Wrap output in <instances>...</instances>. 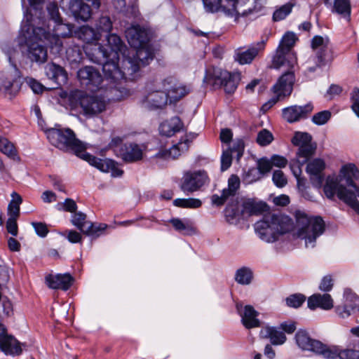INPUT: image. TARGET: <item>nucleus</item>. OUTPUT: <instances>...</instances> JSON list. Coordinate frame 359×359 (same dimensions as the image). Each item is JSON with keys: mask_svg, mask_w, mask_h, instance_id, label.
I'll return each instance as SVG.
<instances>
[{"mask_svg": "<svg viewBox=\"0 0 359 359\" xmlns=\"http://www.w3.org/2000/svg\"><path fill=\"white\" fill-rule=\"evenodd\" d=\"M65 27L66 25L57 23L54 27V33L50 34L49 28L34 26L27 19L21 28L20 46L23 56L32 62L41 65L48 60L47 45L56 53H60L62 48L60 37H65L70 32H60Z\"/></svg>", "mask_w": 359, "mask_h": 359, "instance_id": "obj_1", "label": "nucleus"}, {"mask_svg": "<svg viewBox=\"0 0 359 359\" xmlns=\"http://www.w3.org/2000/svg\"><path fill=\"white\" fill-rule=\"evenodd\" d=\"M107 45L110 51L100 44L90 53L86 50V54L93 62L101 65L104 77L111 82L116 83L126 79V72H123L119 66V55H121L125 60L130 49L124 45L119 36L116 34H109L107 36Z\"/></svg>", "mask_w": 359, "mask_h": 359, "instance_id": "obj_2", "label": "nucleus"}, {"mask_svg": "<svg viewBox=\"0 0 359 359\" xmlns=\"http://www.w3.org/2000/svg\"><path fill=\"white\" fill-rule=\"evenodd\" d=\"M359 178V170L354 164L343 165L338 176H328L324 185L325 196L332 199L337 196L339 199L351 206L353 209L358 208L359 202L356 194L352 189L356 190L355 180Z\"/></svg>", "mask_w": 359, "mask_h": 359, "instance_id": "obj_3", "label": "nucleus"}, {"mask_svg": "<svg viewBox=\"0 0 359 359\" xmlns=\"http://www.w3.org/2000/svg\"><path fill=\"white\" fill-rule=\"evenodd\" d=\"M72 109L87 118L97 116L106 109L107 102L102 96L88 95L81 90L72 91L68 97Z\"/></svg>", "mask_w": 359, "mask_h": 359, "instance_id": "obj_4", "label": "nucleus"}, {"mask_svg": "<svg viewBox=\"0 0 359 359\" xmlns=\"http://www.w3.org/2000/svg\"><path fill=\"white\" fill-rule=\"evenodd\" d=\"M46 134L50 143L60 150L72 151L81 158L83 154H88L85 144L78 140L69 128L55 126L46 130Z\"/></svg>", "mask_w": 359, "mask_h": 359, "instance_id": "obj_5", "label": "nucleus"}, {"mask_svg": "<svg viewBox=\"0 0 359 359\" xmlns=\"http://www.w3.org/2000/svg\"><path fill=\"white\" fill-rule=\"evenodd\" d=\"M297 223V236L304 241L306 248H313L316 239L325 231V223L320 217H309L306 213L297 211L295 213Z\"/></svg>", "mask_w": 359, "mask_h": 359, "instance_id": "obj_6", "label": "nucleus"}, {"mask_svg": "<svg viewBox=\"0 0 359 359\" xmlns=\"http://www.w3.org/2000/svg\"><path fill=\"white\" fill-rule=\"evenodd\" d=\"M239 75L232 74L218 67L208 68L205 72L203 81L208 85L217 88L223 86L226 93L231 94L238 87Z\"/></svg>", "mask_w": 359, "mask_h": 359, "instance_id": "obj_7", "label": "nucleus"}, {"mask_svg": "<svg viewBox=\"0 0 359 359\" xmlns=\"http://www.w3.org/2000/svg\"><path fill=\"white\" fill-rule=\"evenodd\" d=\"M154 53L149 43L140 48H130L125 60L122 61L123 68L132 75L140 68L148 65L153 60Z\"/></svg>", "mask_w": 359, "mask_h": 359, "instance_id": "obj_8", "label": "nucleus"}, {"mask_svg": "<svg viewBox=\"0 0 359 359\" xmlns=\"http://www.w3.org/2000/svg\"><path fill=\"white\" fill-rule=\"evenodd\" d=\"M294 339L298 347L303 351H311L323 358H332L335 355L334 351L330 350L329 346L321 341L312 339L305 330H299L295 334Z\"/></svg>", "mask_w": 359, "mask_h": 359, "instance_id": "obj_9", "label": "nucleus"}, {"mask_svg": "<svg viewBox=\"0 0 359 359\" xmlns=\"http://www.w3.org/2000/svg\"><path fill=\"white\" fill-rule=\"evenodd\" d=\"M204 10L208 13H223L229 17H234L237 20L240 15H248L250 11H241L237 8L238 0H202Z\"/></svg>", "mask_w": 359, "mask_h": 359, "instance_id": "obj_10", "label": "nucleus"}, {"mask_svg": "<svg viewBox=\"0 0 359 359\" xmlns=\"http://www.w3.org/2000/svg\"><path fill=\"white\" fill-rule=\"evenodd\" d=\"M292 69H288L278 79L272 88L276 97L272 98L267 103H265L262 107L264 109L270 108L276 104L278 100L289 96L292 93L295 80L294 71Z\"/></svg>", "mask_w": 359, "mask_h": 359, "instance_id": "obj_11", "label": "nucleus"}, {"mask_svg": "<svg viewBox=\"0 0 359 359\" xmlns=\"http://www.w3.org/2000/svg\"><path fill=\"white\" fill-rule=\"evenodd\" d=\"M162 89L167 92L170 103H176L192 91L191 84L184 83L172 76L161 81Z\"/></svg>", "mask_w": 359, "mask_h": 359, "instance_id": "obj_12", "label": "nucleus"}, {"mask_svg": "<svg viewBox=\"0 0 359 359\" xmlns=\"http://www.w3.org/2000/svg\"><path fill=\"white\" fill-rule=\"evenodd\" d=\"M147 95L144 96L142 103L143 106L149 109H158L163 108L168 102V96L167 92L160 86L155 87L152 84L146 86Z\"/></svg>", "mask_w": 359, "mask_h": 359, "instance_id": "obj_13", "label": "nucleus"}, {"mask_svg": "<svg viewBox=\"0 0 359 359\" xmlns=\"http://www.w3.org/2000/svg\"><path fill=\"white\" fill-rule=\"evenodd\" d=\"M208 180L204 170L187 171L181 180L180 189L184 193H193L203 187Z\"/></svg>", "mask_w": 359, "mask_h": 359, "instance_id": "obj_14", "label": "nucleus"}, {"mask_svg": "<svg viewBox=\"0 0 359 359\" xmlns=\"http://www.w3.org/2000/svg\"><path fill=\"white\" fill-rule=\"evenodd\" d=\"M20 82V72L16 65H12L0 75V90H4L8 95L15 94L19 90Z\"/></svg>", "mask_w": 359, "mask_h": 359, "instance_id": "obj_15", "label": "nucleus"}, {"mask_svg": "<svg viewBox=\"0 0 359 359\" xmlns=\"http://www.w3.org/2000/svg\"><path fill=\"white\" fill-rule=\"evenodd\" d=\"M82 159L102 172H111V175L114 177H121L123 174V170L121 169L118 163L112 159H101L90 154H83Z\"/></svg>", "mask_w": 359, "mask_h": 359, "instance_id": "obj_16", "label": "nucleus"}, {"mask_svg": "<svg viewBox=\"0 0 359 359\" xmlns=\"http://www.w3.org/2000/svg\"><path fill=\"white\" fill-rule=\"evenodd\" d=\"M196 137L194 133L186 134L178 143L172 145L169 149L160 150L155 156L163 159H176L182 154L185 153L189 147L191 142Z\"/></svg>", "mask_w": 359, "mask_h": 359, "instance_id": "obj_17", "label": "nucleus"}, {"mask_svg": "<svg viewBox=\"0 0 359 359\" xmlns=\"http://www.w3.org/2000/svg\"><path fill=\"white\" fill-rule=\"evenodd\" d=\"M0 351L7 355H19L22 353L20 343L8 333L6 327L0 323Z\"/></svg>", "mask_w": 359, "mask_h": 359, "instance_id": "obj_18", "label": "nucleus"}, {"mask_svg": "<svg viewBox=\"0 0 359 359\" xmlns=\"http://www.w3.org/2000/svg\"><path fill=\"white\" fill-rule=\"evenodd\" d=\"M266 40H262L252 44L247 50L240 47L235 50L233 59L240 65L250 64L259 52L264 50L266 46Z\"/></svg>", "mask_w": 359, "mask_h": 359, "instance_id": "obj_19", "label": "nucleus"}, {"mask_svg": "<svg viewBox=\"0 0 359 359\" xmlns=\"http://www.w3.org/2000/svg\"><path fill=\"white\" fill-rule=\"evenodd\" d=\"M126 37L131 48H140L149 43V32L138 25H132L126 29Z\"/></svg>", "mask_w": 359, "mask_h": 359, "instance_id": "obj_20", "label": "nucleus"}, {"mask_svg": "<svg viewBox=\"0 0 359 359\" xmlns=\"http://www.w3.org/2000/svg\"><path fill=\"white\" fill-rule=\"evenodd\" d=\"M77 76L80 81L92 91L97 88L102 82L101 74L93 67L86 66L80 69L77 72Z\"/></svg>", "mask_w": 359, "mask_h": 359, "instance_id": "obj_21", "label": "nucleus"}, {"mask_svg": "<svg viewBox=\"0 0 359 359\" xmlns=\"http://www.w3.org/2000/svg\"><path fill=\"white\" fill-rule=\"evenodd\" d=\"M144 146L135 142L123 144L119 150V155L126 163H135L143 158Z\"/></svg>", "mask_w": 359, "mask_h": 359, "instance_id": "obj_22", "label": "nucleus"}, {"mask_svg": "<svg viewBox=\"0 0 359 359\" xmlns=\"http://www.w3.org/2000/svg\"><path fill=\"white\" fill-rule=\"evenodd\" d=\"M255 229L259 238L266 243H273L278 238V234L271 223L268 215L255 223Z\"/></svg>", "mask_w": 359, "mask_h": 359, "instance_id": "obj_23", "label": "nucleus"}, {"mask_svg": "<svg viewBox=\"0 0 359 359\" xmlns=\"http://www.w3.org/2000/svg\"><path fill=\"white\" fill-rule=\"evenodd\" d=\"M313 109V107L310 103L304 106L288 107L283 109V117L289 123L297 122L306 118Z\"/></svg>", "mask_w": 359, "mask_h": 359, "instance_id": "obj_24", "label": "nucleus"}, {"mask_svg": "<svg viewBox=\"0 0 359 359\" xmlns=\"http://www.w3.org/2000/svg\"><path fill=\"white\" fill-rule=\"evenodd\" d=\"M236 310L241 317V322L247 329L258 327L260 326V322L257 319L258 312L250 305H246L243 308L241 303L236 305Z\"/></svg>", "mask_w": 359, "mask_h": 359, "instance_id": "obj_25", "label": "nucleus"}, {"mask_svg": "<svg viewBox=\"0 0 359 359\" xmlns=\"http://www.w3.org/2000/svg\"><path fill=\"white\" fill-rule=\"evenodd\" d=\"M325 167V162L320 158H315L307 164L306 172L310 175L311 184L316 188H320L323 183L324 176L322 172Z\"/></svg>", "mask_w": 359, "mask_h": 359, "instance_id": "obj_26", "label": "nucleus"}, {"mask_svg": "<svg viewBox=\"0 0 359 359\" xmlns=\"http://www.w3.org/2000/svg\"><path fill=\"white\" fill-rule=\"evenodd\" d=\"M297 64V58L293 52L285 51L278 47L272 60L271 67L274 69H279L285 66L287 69H293Z\"/></svg>", "mask_w": 359, "mask_h": 359, "instance_id": "obj_27", "label": "nucleus"}, {"mask_svg": "<svg viewBox=\"0 0 359 359\" xmlns=\"http://www.w3.org/2000/svg\"><path fill=\"white\" fill-rule=\"evenodd\" d=\"M268 216L278 235L285 233L293 227L292 219L287 215L269 214Z\"/></svg>", "mask_w": 359, "mask_h": 359, "instance_id": "obj_28", "label": "nucleus"}, {"mask_svg": "<svg viewBox=\"0 0 359 359\" xmlns=\"http://www.w3.org/2000/svg\"><path fill=\"white\" fill-rule=\"evenodd\" d=\"M69 9L76 20L87 21L91 16L90 6L82 0H70Z\"/></svg>", "mask_w": 359, "mask_h": 359, "instance_id": "obj_29", "label": "nucleus"}, {"mask_svg": "<svg viewBox=\"0 0 359 359\" xmlns=\"http://www.w3.org/2000/svg\"><path fill=\"white\" fill-rule=\"evenodd\" d=\"M45 72L47 77L52 80L56 85L54 88H57L67 80V75L65 70L60 65L53 62L48 63L45 67Z\"/></svg>", "mask_w": 359, "mask_h": 359, "instance_id": "obj_30", "label": "nucleus"}, {"mask_svg": "<svg viewBox=\"0 0 359 359\" xmlns=\"http://www.w3.org/2000/svg\"><path fill=\"white\" fill-rule=\"evenodd\" d=\"M46 281L50 288L67 290L73 283V278L68 273L49 275L46 278Z\"/></svg>", "mask_w": 359, "mask_h": 359, "instance_id": "obj_31", "label": "nucleus"}, {"mask_svg": "<svg viewBox=\"0 0 359 359\" xmlns=\"http://www.w3.org/2000/svg\"><path fill=\"white\" fill-rule=\"evenodd\" d=\"M333 306V299L329 294H314L308 299V307L312 310L317 307L324 310H330Z\"/></svg>", "mask_w": 359, "mask_h": 359, "instance_id": "obj_32", "label": "nucleus"}, {"mask_svg": "<svg viewBox=\"0 0 359 359\" xmlns=\"http://www.w3.org/2000/svg\"><path fill=\"white\" fill-rule=\"evenodd\" d=\"M183 128V123L178 116H174L161 123L159 132L161 135L171 137L180 131Z\"/></svg>", "mask_w": 359, "mask_h": 359, "instance_id": "obj_33", "label": "nucleus"}, {"mask_svg": "<svg viewBox=\"0 0 359 359\" xmlns=\"http://www.w3.org/2000/svg\"><path fill=\"white\" fill-rule=\"evenodd\" d=\"M226 221L229 224H236L241 219L243 218L242 210H239V198H231L226 208L224 210Z\"/></svg>", "mask_w": 359, "mask_h": 359, "instance_id": "obj_34", "label": "nucleus"}, {"mask_svg": "<svg viewBox=\"0 0 359 359\" xmlns=\"http://www.w3.org/2000/svg\"><path fill=\"white\" fill-rule=\"evenodd\" d=\"M260 334L262 337L269 339L273 345H282L287 339L284 332L276 327L266 326L261 330Z\"/></svg>", "mask_w": 359, "mask_h": 359, "instance_id": "obj_35", "label": "nucleus"}, {"mask_svg": "<svg viewBox=\"0 0 359 359\" xmlns=\"http://www.w3.org/2000/svg\"><path fill=\"white\" fill-rule=\"evenodd\" d=\"M242 213L243 217L245 215H257L263 212L266 208V204L262 202H257L253 199H246L242 203Z\"/></svg>", "mask_w": 359, "mask_h": 359, "instance_id": "obj_36", "label": "nucleus"}, {"mask_svg": "<svg viewBox=\"0 0 359 359\" xmlns=\"http://www.w3.org/2000/svg\"><path fill=\"white\" fill-rule=\"evenodd\" d=\"M78 37L86 43H95V48L97 46V42L100 39V33L97 32L95 29L88 25L81 27L77 32Z\"/></svg>", "mask_w": 359, "mask_h": 359, "instance_id": "obj_37", "label": "nucleus"}, {"mask_svg": "<svg viewBox=\"0 0 359 359\" xmlns=\"http://www.w3.org/2000/svg\"><path fill=\"white\" fill-rule=\"evenodd\" d=\"M72 224L82 233H91L90 229L93 227V222L86 220V215L78 212L72 215Z\"/></svg>", "mask_w": 359, "mask_h": 359, "instance_id": "obj_38", "label": "nucleus"}, {"mask_svg": "<svg viewBox=\"0 0 359 359\" xmlns=\"http://www.w3.org/2000/svg\"><path fill=\"white\" fill-rule=\"evenodd\" d=\"M66 58L72 67L74 66L76 67L83 59V53L81 47L76 45L70 46L66 50Z\"/></svg>", "mask_w": 359, "mask_h": 359, "instance_id": "obj_39", "label": "nucleus"}, {"mask_svg": "<svg viewBox=\"0 0 359 359\" xmlns=\"http://www.w3.org/2000/svg\"><path fill=\"white\" fill-rule=\"evenodd\" d=\"M316 150L315 143L299 147L297 152V158L302 164H305L314 155Z\"/></svg>", "mask_w": 359, "mask_h": 359, "instance_id": "obj_40", "label": "nucleus"}, {"mask_svg": "<svg viewBox=\"0 0 359 359\" xmlns=\"http://www.w3.org/2000/svg\"><path fill=\"white\" fill-rule=\"evenodd\" d=\"M11 196L12 199L8 205V215L9 217L18 218L20 215V205L22 202V198L15 191H13Z\"/></svg>", "mask_w": 359, "mask_h": 359, "instance_id": "obj_41", "label": "nucleus"}, {"mask_svg": "<svg viewBox=\"0 0 359 359\" xmlns=\"http://www.w3.org/2000/svg\"><path fill=\"white\" fill-rule=\"evenodd\" d=\"M316 67H322L326 65L327 62H331L333 60V54L332 50V46H329L326 48H323L316 51Z\"/></svg>", "mask_w": 359, "mask_h": 359, "instance_id": "obj_42", "label": "nucleus"}, {"mask_svg": "<svg viewBox=\"0 0 359 359\" xmlns=\"http://www.w3.org/2000/svg\"><path fill=\"white\" fill-rule=\"evenodd\" d=\"M330 7H332V12L348 17L351 15L350 0H334L333 6Z\"/></svg>", "mask_w": 359, "mask_h": 359, "instance_id": "obj_43", "label": "nucleus"}, {"mask_svg": "<svg viewBox=\"0 0 359 359\" xmlns=\"http://www.w3.org/2000/svg\"><path fill=\"white\" fill-rule=\"evenodd\" d=\"M252 271L248 267H242L236 272L235 279L241 285H249L252 279Z\"/></svg>", "mask_w": 359, "mask_h": 359, "instance_id": "obj_44", "label": "nucleus"}, {"mask_svg": "<svg viewBox=\"0 0 359 359\" xmlns=\"http://www.w3.org/2000/svg\"><path fill=\"white\" fill-rule=\"evenodd\" d=\"M329 349L335 352V355L327 359H334L339 357L340 359H359V351L353 349L339 351L336 347H330Z\"/></svg>", "mask_w": 359, "mask_h": 359, "instance_id": "obj_45", "label": "nucleus"}, {"mask_svg": "<svg viewBox=\"0 0 359 359\" xmlns=\"http://www.w3.org/2000/svg\"><path fill=\"white\" fill-rule=\"evenodd\" d=\"M294 4L289 2L276 8L273 14V20L278 22L284 20L292 11Z\"/></svg>", "mask_w": 359, "mask_h": 359, "instance_id": "obj_46", "label": "nucleus"}, {"mask_svg": "<svg viewBox=\"0 0 359 359\" xmlns=\"http://www.w3.org/2000/svg\"><path fill=\"white\" fill-rule=\"evenodd\" d=\"M95 30L100 33H109L112 29L113 23L109 16H101L95 22Z\"/></svg>", "mask_w": 359, "mask_h": 359, "instance_id": "obj_47", "label": "nucleus"}, {"mask_svg": "<svg viewBox=\"0 0 359 359\" xmlns=\"http://www.w3.org/2000/svg\"><path fill=\"white\" fill-rule=\"evenodd\" d=\"M174 205L184 208H198L201 206L202 202L198 198H177L173 201Z\"/></svg>", "mask_w": 359, "mask_h": 359, "instance_id": "obj_48", "label": "nucleus"}, {"mask_svg": "<svg viewBox=\"0 0 359 359\" xmlns=\"http://www.w3.org/2000/svg\"><path fill=\"white\" fill-rule=\"evenodd\" d=\"M240 187V179L236 175H231L228 180V187L224 189V193H226L231 198H235L237 190Z\"/></svg>", "mask_w": 359, "mask_h": 359, "instance_id": "obj_49", "label": "nucleus"}, {"mask_svg": "<svg viewBox=\"0 0 359 359\" xmlns=\"http://www.w3.org/2000/svg\"><path fill=\"white\" fill-rule=\"evenodd\" d=\"M292 143L299 147L307 145L313 143L312 137L308 133L297 132L292 139Z\"/></svg>", "mask_w": 359, "mask_h": 359, "instance_id": "obj_50", "label": "nucleus"}, {"mask_svg": "<svg viewBox=\"0 0 359 359\" xmlns=\"http://www.w3.org/2000/svg\"><path fill=\"white\" fill-rule=\"evenodd\" d=\"M297 40L296 36L292 32H287L283 36L278 47L285 50V51L292 52L291 48Z\"/></svg>", "mask_w": 359, "mask_h": 359, "instance_id": "obj_51", "label": "nucleus"}, {"mask_svg": "<svg viewBox=\"0 0 359 359\" xmlns=\"http://www.w3.org/2000/svg\"><path fill=\"white\" fill-rule=\"evenodd\" d=\"M273 140V136L272 133L266 129L261 130L258 133L256 139L257 143L262 147L269 145Z\"/></svg>", "mask_w": 359, "mask_h": 359, "instance_id": "obj_52", "label": "nucleus"}, {"mask_svg": "<svg viewBox=\"0 0 359 359\" xmlns=\"http://www.w3.org/2000/svg\"><path fill=\"white\" fill-rule=\"evenodd\" d=\"M0 151L8 156L13 157L15 154V151L13 144L8 141L6 138L0 136Z\"/></svg>", "mask_w": 359, "mask_h": 359, "instance_id": "obj_53", "label": "nucleus"}, {"mask_svg": "<svg viewBox=\"0 0 359 359\" xmlns=\"http://www.w3.org/2000/svg\"><path fill=\"white\" fill-rule=\"evenodd\" d=\"M332 114L329 110H324L315 114L312 117V121L317 126L325 124L331 118Z\"/></svg>", "mask_w": 359, "mask_h": 359, "instance_id": "obj_54", "label": "nucleus"}, {"mask_svg": "<svg viewBox=\"0 0 359 359\" xmlns=\"http://www.w3.org/2000/svg\"><path fill=\"white\" fill-rule=\"evenodd\" d=\"M306 297L302 294H294L286 298V304L292 308H298L305 302Z\"/></svg>", "mask_w": 359, "mask_h": 359, "instance_id": "obj_55", "label": "nucleus"}, {"mask_svg": "<svg viewBox=\"0 0 359 359\" xmlns=\"http://www.w3.org/2000/svg\"><path fill=\"white\" fill-rule=\"evenodd\" d=\"M330 45V40L327 37L323 38L320 36H315L311 41V47L315 52Z\"/></svg>", "mask_w": 359, "mask_h": 359, "instance_id": "obj_56", "label": "nucleus"}, {"mask_svg": "<svg viewBox=\"0 0 359 359\" xmlns=\"http://www.w3.org/2000/svg\"><path fill=\"white\" fill-rule=\"evenodd\" d=\"M272 180L274 184L279 188L285 187L287 183L286 176L280 170H276L273 172Z\"/></svg>", "mask_w": 359, "mask_h": 359, "instance_id": "obj_57", "label": "nucleus"}, {"mask_svg": "<svg viewBox=\"0 0 359 359\" xmlns=\"http://www.w3.org/2000/svg\"><path fill=\"white\" fill-rule=\"evenodd\" d=\"M58 210H65L74 212L77 208L75 201L71 198H66L63 203H58L56 205Z\"/></svg>", "mask_w": 359, "mask_h": 359, "instance_id": "obj_58", "label": "nucleus"}, {"mask_svg": "<svg viewBox=\"0 0 359 359\" xmlns=\"http://www.w3.org/2000/svg\"><path fill=\"white\" fill-rule=\"evenodd\" d=\"M354 305L352 303H344V305L336 307V313L341 318H348L351 315V310L354 309Z\"/></svg>", "mask_w": 359, "mask_h": 359, "instance_id": "obj_59", "label": "nucleus"}, {"mask_svg": "<svg viewBox=\"0 0 359 359\" xmlns=\"http://www.w3.org/2000/svg\"><path fill=\"white\" fill-rule=\"evenodd\" d=\"M244 147L243 141L242 140H238L233 143V147L228 150L230 151L231 154H235L238 161L243 154Z\"/></svg>", "mask_w": 359, "mask_h": 359, "instance_id": "obj_60", "label": "nucleus"}, {"mask_svg": "<svg viewBox=\"0 0 359 359\" xmlns=\"http://www.w3.org/2000/svg\"><path fill=\"white\" fill-rule=\"evenodd\" d=\"M304 164H302L299 162L298 159L293 161L290 163V169L292 170V174L296 177L297 180V185L299 186L301 181V174H302V166Z\"/></svg>", "mask_w": 359, "mask_h": 359, "instance_id": "obj_61", "label": "nucleus"}, {"mask_svg": "<svg viewBox=\"0 0 359 359\" xmlns=\"http://www.w3.org/2000/svg\"><path fill=\"white\" fill-rule=\"evenodd\" d=\"M232 154L228 149L223 151L221 156V170L224 171L227 170L231 165Z\"/></svg>", "mask_w": 359, "mask_h": 359, "instance_id": "obj_62", "label": "nucleus"}, {"mask_svg": "<svg viewBox=\"0 0 359 359\" xmlns=\"http://www.w3.org/2000/svg\"><path fill=\"white\" fill-rule=\"evenodd\" d=\"M272 166L273 165L271 160L267 158H261L258 161L257 164L259 172L262 175L269 172L272 168Z\"/></svg>", "mask_w": 359, "mask_h": 359, "instance_id": "obj_63", "label": "nucleus"}, {"mask_svg": "<svg viewBox=\"0 0 359 359\" xmlns=\"http://www.w3.org/2000/svg\"><path fill=\"white\" fill-rule=\"evenodd\" d=\"M351 100L353 102L351 108L355 114L359 117V89L354 88L351 93Z\"/></svg>", "mask_w": 359, "mask_h": 359, "instance_id": "obj_64", "label": "nucleus"}]
</instances>
